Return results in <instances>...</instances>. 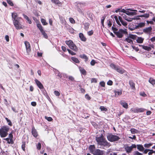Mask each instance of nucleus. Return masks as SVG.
Returning <instances> with one entry per match:
<instances>
[{
	"instance_id": "680f3d73",
	"label": "nucleus",
	"mask_w": 155,
	"mask_h": 155,
	"mask_svg": "<svg viewBox=\"0 0 155 155\" xmlns=\"http://www.w3.org/2000/svg\"><path fill=\"white\" fill-rule=\"evenodd\" d=\"M132 48L136 51H139V49L138 48V47H136L135 46H132Z\"/></svg>"
},
{
	"instance_id": "a878e982",
	"label": "nucleus",
	"mask_w": 155,
	"mask_h": 155,
	"mask_svg": "<svg viewBox=\"0 0 155 155\" xmlns=\"http://www.w3.org/2000/svg\"><path fill=\"white\" fill-rule=\"evenodd\" d=\"M80 57L82 59H84L86 61H87L88 59L87 57L85 54L80 55Z\"/></svg>"
},
{
	"instance_id": "de8ad7c7",
	"label": "nucleus",
	"mask_w": 155,
	"mask_h": 155,
	"mask_svg": "<svg viewBox=\"0 0 155 155\" xmlns=\"http://www.w3.org/2000/svg\"><path fill=\"white\" fill-rule=\"evenodd\" d=\"M7 2L10 6H12L14 5L13 3L11 0H7Z\"/></svg>"
},
{
	"instance_id": "e2e57ef3",
	"label": "nucleus",
	"mask_w": 155,
	"mask_h": 155,
	"mask_svg": "<svg viewBox=\"0 0 155 155\" xmlns=\"http://www.w3.org/2000/svg\"><path fill=\"white\" fill-rule=\"evenodd\" d=\"M135 19L134 18H128L127 19L125 18V20L128 21H131Z\"/></svg>"
},
{
	"instance_id": "a211bd4d",
	"label": "nucleus",
	"mask_w": 155,
	"mask_h": 155,
	"mask_svg": "<svg viewBox=\"0 0 155 155\" xmlns=\"http://www.w3.org/2000/svg\"><path fill=\"white\" fill-rule=\"evenodd\" d=\"M120 104L124 108L126 109L128 108V105L127 103L124 102L122 101H121L120 102Z\"/></svg>"
},
{
	"instance_id": "3c124183",
	"label": "nucleus",
	"mask_w": 155,
	"mask_h": 155,
	"mask_svg": "<svg viewBox=\"0 0 155 155\" xmlns=\"http://www.w3.org/2000/svg\"><path fill=\"white\" fill-rule=\"evenodd\" d=\"M100 84L102 87H105V83L104 81L100 82Z\"/></svg>"
},
{
	"instance_id": "58836bf2",
	"label": "nucleus",
	"mask_w": 155,
	"mask_h": 155,
	"mask_svg": "<svg viewBox=\"0 0 155 155\" xmlns=\"http://www.w3.org/2000/svg\"><path fill=\"white\" fill-rule=\"evenodd\" d=\"M25 142H23L22 144L21 145V148L22 150L24 151H25Z\"/></svg>"
},
{
	"instance_id": "49530a36",
	"label": "nucleus",
	"mask_w": 155,
	"mask_h": 155,
	"mask_svg": "<svg viewBox=\"0 0 155 155\" xmlns=\"http://www.w3.org/2000/svg\"><path fill=\"white\" fill-rule=\"evenodd\" d=\"M145 25V23L143 22H141L139 23L137 27H142Z\"/></svg>"
},
{
	"instance_id": "bb28decb",
	"label": "nucleus",
	"mask_w": 155,
	"mask_h": 155,
	"mask_svg": "<svg viewBox=\"0 0 155 155\" xmlns=\"http://www.w3.org/2000/svg\"><path fill=\"white\" fill-rule=\"evenodd\" d=\"M143 38L141 37H138L137 40V41L138 43H142L143 42Z\"/></svg>"
},
{
	"instance_id": "1a4fd4ad",
	"label": "nucleus",
	"mask_w": 155,
	"mask_h": 155,
	"mask_svg": "<svg viewBox=\"0 0 155 155\" xmlns=\"http://www.w3.org/2000/svg\"><path fill=\"white\" fill-rule=\"evenodd\" d=\"M13 21V24L17 29H22V25L20 23L18 20Z\"/></svg>"
},
{
	"instance_id": "f704fd0d",
	"label": "nucleus",
	"mask_w": 155,
	"mask_h": 155,
	"mask_svg": "<svg viewBox=\"0 0 155 155\" xmlns=\"http://www.w3.org/2000/svg\"><path fill=\"white\" fill-rule=\"evenodd\" d=\"M111 19H109L107 21V25L108 28H110L112 25V23L111 22Z\"/></svg>"
},
{
	"instance_id": "ddd939ff",
	"label": "nucleus",
	"mask_w": 155,
	"mask_h": 155,
	"mask_svg": "<svg viewBox=\"0 0 155 155\" xmlns=\"http://www.w3.org/2000/svg\"><path fill=\"white\" fill-rule=\"evenodd\" d=\"M35 81L38 87L41 89H43L44 88V87L42 84L41 82L37 79H35Z\"/></svg>"
},
{
	"instance_id": "6e6552de",
	"label": "nucleus",
	"mask_w": 155,
	"mask_h": 155,
	"mask_svg": "<svg viewBox=\"0 0 155 155\" xmlns=\"http://www.w3.org/2000/svg\"><path fill=\"white\" fill-rule=\"evenodd\" d=\"M136 147V145L135 144H132L131 146H129L128 145H127L124 146V148L125 151L127 153H130L133 150V148Z\"/></svg>"
},
{
	"instance_id": "0eeeda50",
	"label": "nucleus",
	"mask_w": 155,
	"mask_h": 155,
	"mask_svg": "<svg viewBox=\"0 0 155 155\" xmlns=\"http://www.w3.org/2000/svg\"><path fill=\"white\" fill-rule=\"evenodd\" d=\"M37 26L40 30L42 34L43 35L44 37L46 39H47L48 38V36L45 31H44L43 29V27L41 25V24L40 23H38L37 24Z\"/></svg>"
},
{
	"instance_id": "4be33fe9",
	"label": "nucleus",
	"mask_w": 155,
	"mask_h": 155,
	"mask_svg": "<svg viewBox=\"0 0 155 155\" xmlns=\"http://www.w3.org/2000/svg\"><path fill=\"white\" fill-rule=\"evenodd\" d=\"M129 83L131 87V88L135 90V84L133 82V81H130L129 82Z\"/></svg>"
},
{
	"instance_id": "cd10ccee",
	"label": "nucleus",
	"mask_w": 155,
	"mask_h": 155,
	"mask_svg": "<svg viewBox=\"0 0 155 155\" xmlns=\"http://www.w3.org/2000/svg\"><path fill=\"white\" fill-rule=\"evenodd\" d=\"M71 59H72L73 61L74 62L76 63H79L80 62V61H79L78 59L77 58L74 57H71Z\"/></svg>"
},
{
	"instance_id": "bf43d9fd",
	"label": "nucleus",
	"mask_w": 155,
	"mask_h": 155,
	"mask_svg": "<svg viewBox=\"0 0 155 155\" xmlns=\"http://www.w3.org/2000/svg\"><path fill=\"white\" fill-rule=\"evenodd\" d=\"M85 98L88 100H90L91 99V97L87 94H86L85 95Z\"/></svg>"
},
{
	"instance_id": "2eb2a0df",
	"label": "nucleus",
	"mask_w": 155,
	"mask_h": 155,
	"mask_svg": "<svg viewBox=\"0 0 155 155\" xmlns=\"http://www.w3.org/2000/svg\"><path fill=\"white\" fill-rule=\"evenodd\" d=\"M152 28L150 27L143 29V31L145 33H150L152 31Z\"/></svg>"
},
{
	"instance_id": "ea45409f",
	"label": "nucleus",
	"mask_w": 155,
	"mask_h": 155,
	"mask_svg": "<svg viewBox=\"0 0 155 155\" xmlns=\"http://www.w3.org/2000/svg\"><path fill=\"white\" fill-rule=\"evenodd\" d=\"M45 118L48 121H51L53 119L51 117H48L46 116L45 117Z\"/></svg>"
},
{
	"instance_id": "423d86ee",
	"label": "nucleus",
	"mask_w": 155,
	"mask_h": 155,
	"mask_svg": "<svg viewBox=\"0 0 155 155\" xmlns=\"http://www.w3.org/2000/svg\"><path fill=\"white\" fill-rule=\"evenodd\" d=\"M110 66L111 68L116 70L117 72L121 74H123L126 72L125 70L120 68L119 66H116L113 63L111 64H110Z\"/></svg>"
},
{
	"instance_id": "72a5a7b5",
	"label": "nucleus",
	"mask_w": 155,
	"mask_h": 155,
	"mask_svg": "<svg viewBox=\"0 0 155 155\" xmlns=\"http://www.w3.org/2000/svg\"><path fill=\"white\" fill-rule=\"evenodd\" d=\"M80 71L81 73L84 75H86V72L84 68H81Z\"/></svg>"
},
{
	"instance_id": "f03ea898",
	"label": "nucleus",
	"mask_w": 155,
	"mask_h": 155,
	"mask_svg": "<svg viewBox=\"0 0 155 155\" xmlns=\"http://www.w3.org/2000/svg\"><path fill=\"white\" fill-rule=\"evenodd\" d=\"M113 32L114 34L117 36V37L119 38H122L124 35H127V32L126 29H120L118 31V29L115 28H113Z\"/></svg>"
},
{
	"instance_id": "7ed1b4c3",
	"label": "nucleus",
	"mask_w": 155,
	"mask_h": 155,
	"mask_svg": "<svg viewBox=\"0 0 155 155\" xmlns=\"http://www.w3.org/2000/svg\"><path fill=\"white\" fill-rule=\"evenodd\" d=\"M9 130V128L7 126H2L0 129V136L3 138L6 137L8 135V132Z\"/></svg>"
},
{
	"instance_id": "aec40b11",
	"label": "nucleus",
	"mask_w": 155,
	"mask_h": 155,
	"mask_svg": "<svg viewBox=\"0 0 155 155\" xmlns=\"http://www.w3.org/2000/svg\"><path fill=\"white\" fill-rule=\"evenodd\" d=\"M114 93L115 94V97H117L118 96H120L122 94V91L120 90V91H118L116 90L114 91Z\"/></svg>"
},
{
	"instance_id": "2f4dec72",
	"label": "nucleus",
	"mask_w": 155,
	"mask_h": 155,
	"mask_svg": "<svg viewBox=\"0 0 155 155\" xmlns=\"http://www.w3.org/2000/svg\"><path fill=\"white\" fill-rule=\"evenodd\" d=\"M143 49L148 51H150L151 50V48L150 47L146 46H143Z\"/></svg>"
},
{
	"instance_id": "0e129e2a",
	"label": "nucleus",
	"mask_w": 155,
	"mask_h": 155,
	"mask_svg": "<svg viewBox=\"0 0 155 155\" xmlns=\"http://www.w3.org/2000/svg\"><path fill=\"white\" fill-rule=\"evenodd\" d=\"M13 139H10L9 142H8V144H13L14 143V141L13 140Z\"/></svg>"
},
{
	"instance_id": "8fccbe9b",
	"label": "nucleus",
	"mask_w": 155,
	"mask_h": 155,
	"mask_svg": "<svg viewBox=\"0 0 155 155\" xmlns=\"http://www.w3.org/2000/svg\"><path fill=\"white\" fill-rule=\"evenodd\" d=\"M91 83H96L97 82V79L95 78H92L91 80Z\"/></svg>"
},
{
	"instance_id": "393cba45",
	"label": "nucleus",
	"mask_w": 155,
	"mask_h": 155,
	"mask_svg": "<svg viewBox=\"0 0 155 155\" xmlns=\"http://www.w3.org/2000/svg\"><path fill=\"white\" fill-rule=\"evenodd\" d=\"M90 25V24L89 23H85L84 24V29L87 31L89 28Z\"/></svg>"
},
{
	"instance_id": "c756f323",
	"label": "nucleus",
	"mask_w": 155,
	"mask_h": 155,
	"mask_svg": "<svg viewBox=\"0 0 155 155\" xmlns=\"http://www.w3.org/2000/svg\"><path fill=\"white\" fill-rule=\"evenodd\" d=\"M130 131L131 133L132 134H137L138 132V131L137 130L134 128L131 129Z\"/></svg>"
},
{
	"instance_id": "a19ab883",
	"label": "nucleus",
	"mask_w": 155,
	"mask_h": 155,
	"mask_svg": "<svg viewBox=\"0 0 155 155\" xmlns=\"http://www.w3.org/2000/svg\"><path fill=\"white\" fill-rule=\"evenodd\" d=\"M67 50L68 51L69 53L72 55H75L76 54V53L68 49H67Z\"/></svg>"
},
{
	"instance_id": "e433bc0d",
	"label": "nucleus",
	"mask_w": 155,
	"mask_h": 155,
	"mask_svg": "<svg viewBox=\"0 0 155 155\" xmlns=\"http://www.w3.org/2000/svg\"><path fill=\"white\" fill-rule=\"evenodd\" d=\"M51 1L53 3H54L56 5H58L61 3L59 0H51Z\"/></svg>"
},
{
	"instance_id": "c03bdc74",
	"label": "nucleus",
	"mask_w": 155,
	"mask_h": 155,
	"mask_svg": "<svg viewBox=\"0 0 155 155\" xmlns=\"http://www.w3.org/2000/svg\"><path fill=\"white\" fill-rule=\"evenodd\" d=\"M153 144L151 143H146L144 145V147L147 148H149L150 146H152Z\"/></svg>"
},
{
	"instance_id": "79ce46f5",
	"label": "nucleus",
	"mask_w": 155,
	"mask_h": 155,
	"mask_svg": "<svg viewBox=\"0 0 155 155\" xmlns=\"http://www.w3.org/2000/svg\"><path fill=\"white\" fill-rule=\"evenodd\" d=\"M149 15L148 14H145L143 15H140L139 16L140 17H144L146 18H147L149 17Z\"/></svg>"
},
{
	"instance_id": "4468645a",
	"label": "nucleus",
	"mask_w": 155,
	"mask_h": 155,
	"mask_svg": "<svg viewBox=\"0 0 155 155\" xmlns=\"http://www.w3.org/2000/svg\"><path fill=\"white\" fill-rule=\"evenodd\" d=\"M31 133L33 136L35 137L36 138L38 136V132L34 127H32Z\"/></svg>"
},
{
	"instance_id": "c85d7f7f",
	"label": "nucleus",
	"mask_w": 155,
	"mask_h": 155,
	"mask_svg": "<svg viewBox=\"0 0 155 155\" xmlns=\"http://www.w3.org/2000/svg\"><path fill=\"white\" fill-rule=\"evenodd\" d=\"M94 148H95V146H94V145H90L89 147V149H90L91 151L92 154H93V151H94V150H95V149H94Z\"/></svg>"
},
{
	"instance_id": "6ab92c4d",
	"label": "nucleus",
	"mask_w": 155,
	"mask_h": 155,
	"mask_svg": "<svg viewBox=\"0 0 155 155\" xmlns=\"http://www.w3.org/2000/svg\"><path fill=\"white\" fill-rule=\"evenodd\" d=\"M12 17L13 19V21L15 20H18V18H17L18 14L16 13H12Z\"/></svg>"
},
{
	"instance_id": "f257e3e1",
	"label": "nucleus",
	"mask_w": 155,
	"mask_h": 155,
	"mask_svg": "<svg viewBox=\"0 0 155 155\" xmlns=\"http://www.w3.org/2000/svg\"><path fill=\"white\" fill-rule=\"evenodd\" d=\"M95 140L99 148L104 149L105 147L108 148L111 146L110 143L107 141L102 134L99 136L97 135L95 138Z\"/></svg>"
},
{
	"instance_id": "39448f33",
	"label": "nucleus",
	"mask_w": 155,
	"mask_h": 155,
	"mask_svg": "<svg viewBox=\"0 0 155 155\" xmlns=\"http://www.w3.org/2000/svg\"><path fill=\"white\" fill-rule=\"evenodd\" d=\"M107 137L108 140L111 142L118 141L120 139L119 137L111 134L107 135Z\"/></svg>"
},
{
	"instance_id": "603ef678",
	"label": "nucleus",
	"mask_w": 155,
	"mask_h": 155,
	"mask_svg": "<svg viewBox=\"0 0 155 155\" xmlns=\"http://www.w3.org/2000/svg\"><path fill=\"white\" fill-rule=\"evenodd\" d=\"M69 21L72 24L75 23V21L74 19L72 18H69Z\"/></svg>"
},
{
	"instance_id": "5701e85b",
	"label": "nucleus",
	"mask_w": 155,
	"mask_h": 155,
	"mask_svg": "<svg viewBox=\"0 0 155 155\" xmlns=\"http://www.w3.org/2000/svg\"><path fill=\"white\" fill-rule=\"evenodd\" d=\"M149 82L153 86H155V80L152 78H150L149 80Z\"/></svg>"
},
{
	"instance_id": "13d9d810",
	"label": "nucleus",
	"mask_w": 155,
	"mask_h": 155,
	"mask_svg": "<svg viewBox=\"0 0 155 155\" xmlns=\"http://www.w3.org/2000/svg\"><path fill=\"white\" fill-rule=\"evenodd\" d=\"M96 63L95 61L94 60H92L91 62V64L92 66H94V65Z\"/></svg>"
},
{
	"instance_id": "052dcab7",
	"label": "nucleus",
	"mask_w": 155,
	"mask_h": 155,
	"mask_svg": "<svg viewBox=\"0 0 155 155\" xmlns=\"http://www.w3.org/2000/svg\"><path fill=\"white\" fill-rule=\"evenodd\" d=\"M125 13L128 15H134V13L133 12H126V13Z\"/></svg>"
},
{
	"instance_id": "338daca9",
	"label": "nucleus",
	"mask_w": 155,
	"mask_h": 155,
	"mask_svg": "<svg viewBox=\"0 0 155 155\" xmlns=\"http://www.w3.org/2000/svg\"><path fill=\"white\" fill-rule=\"evenodd\" d=\"M149 151V152L148 153V155H150L154 153V150H150Z\"/></svg>"
},
{
	"instance_id": "774afa93",
	"label": "nucleus",
	"mask_w": 155,
	"mask_h": 155,
	"mask_svg": "<svg viewBox=\"0 0 155 155\" xmlns=\"http://www.w3.org/2000/svg\"><path fill=\"white\" fill-rule=\"evenodd\" d=\"M121 22L122 25L125 26L127 25V23L125 21H123L122 22Z\"/></svg>"
},
{
	"instance_id": "20e7f679",
	"label": "nucleus",
	"mask_w": 155,
	"mask_h": 155,
	"mask_svg": "<svg viewBox=\"0 0 155 155\" xmlns=\"http://www.w3.org/2000/svg\"><path fill=\"white\" fill-rule=\"evenodd\" d=\"M65 43L69 46V47L71 49L75 51H78V48L77 46L74 43L72 40H69V41H66Z\"/></svg>"
},
{
	"instance_id": "f8f14e48",
	"label": "nucleus",
	"mask_w": 155,
	"mask_h": 155,
	"mask_svg": "<svg viewBox=\"0 0 155 155\" xmlns=\"http://www.w3.org/2000/svg\"><path fill=\"white\" fill-rule=\"evenodd\" d=\"M25 45L27 51L28 53L30 52L31 51V46L29 43L28 41H25Z\"/></svg>"
},
{
	"instance_id": "864d4df0",
	"label": "nucleus",
	"mask_w": 155,
	"mask_h": 155,
	"mask_svg": "<svg viewBox=\"0 0 155 155\" xmlns=\"http://www.w3.org/2000/svg\"><path fill=\"white\" fill-rule=\"evenodd\" d=\"M105 17H104V16L103 17H102L103 18L101 20V23L102 25L103 26H104V20L105 18Z\"/></svg>"
},
{
	"instance_id": "473e14b6",
	"label": "nucleus",
	"mask_w": 155,
	"mask_h": 155,
	"mask_svg": "<svg viewBox=\"0 0 155 155\" xmlns=\"http://www.w3.org/2000/svg\"><path fill=\"white\" fill-rule=\"evenodd\" d=\"M41 22L44 25H48V23L46 22V20L43 18L41 19Z\"/></svg>"
},
{
	"instance_id": "4d7b16f0",
	"label": "nucleus",
	"mask_w": 155,
	"mask_h": 155,
	"mask_svg": "<svg viewBox=\"0 0 155 155\" xmlns=\"http://www.w3.org/2000/svg\"><path fill=\"white\" fill-rule=\"evenodd\" d=\"M134 155H143L142 154L140 153L137 151L135 152L134 153Z\"/></svg>"
},
{
	"instance_id": "9b49d317",
	"label": "nucleus",
	"mask_w": 155,
	"mask_h": 155,
	"mask_svg": "<svg viewBox=\"0 0 155 155\" xmlns=\"http://www.w3.org/2000/svg\"><path fill=\"white\" fill-rule=\"evenodd\" d=\"M104 150H101L98 149L94 150V151H93V154L94 155H104Z\"/></svg>"
},
{
	"instance_id": "b1692460",
	"label": "nucleus",
	"mask_w": 155,
	"mask_h": 155,
	"mask_svg": "<svg viewBox=\"0 0 155 155\" xmlns=\"http://www.w3.org/2000/svg\"><path fill=\"white\" fill-rule=\"evenodd\" d=\"M23 15L24 18L28 22L29 24H31L32 23V22L31 21V20L26 15L24 14H23Z\"/></svg>"
},
{
	"instance_id": "412c9836",
	"label": "nucleus",
	"mask_w": 155,
	"mask_h": 155,
	"mask_svg": "<svg viewBox=\"0 0 155 155\" xmlns=\"http://www.w3.org/2000/svg\"><path fill=\"white\" fill-rule=\"evenodd\" d=\"M124 41L125 42H127L128 43L133 44V41L131 39L128 38V37L127 38H126L124 40Z\"/></svg>"
},
{
	"instance_id": "09e8293b",
	"label": "nucleus",
	"mask_w": 155,
	"mask_h": 155,
	"mask_svg": "<svg viewBox=\"0 0 155 155\" xmlns=\"http://www.w3.org/2000/svg\"><path fill=\"white\" fill-rule=\"evenodd\" d=\"M54 94L57 96H59L60 95V93L58 91H54Z\"/></svg>"
},
{
	"instance_id": "4c0bfd02",
	"label": "nucleus",
	"mask_w": 155,
	"mask_h": 155,
	"mask_svg": "<svg viewBox=\"0 0 155 155\" xmlns=\"http://www.w3.org/2000/svg\"><path fill=\"white\" fill-rule=\"evenodd\" d=\"M68 81L73 82L75 81L74 78L72 76H69L68 78Z\"/></svg>"
},
{
	"instance_id": "a18cd8bd",
	"label": "nucleus",
	"mask_w": 155,
	"mask_h": 155,
	"mask_svg": "<svg viewBox=\"0 0 155 155\" xmlns=\"http://www.w3.org/2000/svg\"><path fill=\"white\" fill-rule=\"evenodd\" d=\"M36 147L37 149L38 150H40L41 149V145L40 143L39 142L38 143V144L36 145Z\"/></svg>"
},
{
	"instance_id": "f3484780",
	"label": "nucleus",
	"mask_w": 155,
	"mask_h": 155,
	"mask_svg": "<svg viewBox=\"0 0 155 155\" xmlns=\"http://www.w3.org/2000/svg\"><path fill=\"white\" fill-rule=\"evenodd\" d=\"M136 147H137V149L140 151H143L144 150V148L141 144H137Z\"/></svg>"
},
{
	"instance_id": "37998d69",
	"label": "nucleus",
	"mask_w": 155,
	"mask_h": 155,
	"mask_svg": "<svg viewBox=\"0 0 155 155\" xmlns=\"http://www.w3.org/2000/svg\"><path fill=\"white\" fill-rule=\"evenodd\" d=\"M100 109L101 111H107V108L105 107L104 106H101L100 107Z\"/></svg>"
},
{
	"instance_id": "9d476101",
	"label": "nucleus",
	"mask_w": 155,
	"mask_h": 155,
	"mask_svg": "<svg viewBox=\"0 0 155 155\" xmlns=\"http://www.w3.org/2000/svg\"><path fill=\"white\" fill-rule=\"evenodd\" d=\"M145 110L143 108H138V107L135 108H131V111L134 113L143 112L145 111Z\"/></svg>"
},
{
	"instance_id": "69168bd1",
	"label": "nucleus",
	"mask_w": 155,
	"mask_h": 155,
	"mask_svg": "<svg viewBox=\"0 0 155 155\" xmlns=\"http://www.w3.org/2000/svg\"><path fill=\"white\" fill-rule=\"evenodd\" d=\"M13 133L12 132L10 134H9V138L10 139H13Z\"/></svg>"
},
{
	"instance_id": "c9c22d12",
	"label": "nucleus",
	"mask_w": 155,
	"mask_h": 155,
	"mask_svg": "<svg viewBox=\"0 0 155 155\" xmlns=\"http://www.w3.org/2000/svg\"><path fill=\"white\" fill-rule=\"evenodd\" d=\"M5 119L6 120L7 122L8 123V125L11 127L12 126V123L10 120L8 119L7 117H5Z\"/></svg>"
},
{
	"instance_id": "dca6fc26",
	"label": "nucleus",
	"mask_w": 155,
	"mask_h": 155,
	"mask_svg": "<svg viewBox=\"0 0 155 155\" xmlns=\"http://www.w3.org/2000/svg\"><path fill=\"white\" fill-rule=\"evenodd\" d=\"M79 37L81 40L83 41H86L87 40L86 38L85 37L84 34L82 33H80L79 34Z\"/></svg>"
},
{
	"instance_id": "5fc2aeb1",
	"label": "nucleus",
	"mask_w": 155,
	"mask_h": 155,
	"mask_svg": "<svg viewBox=\"0 0 155 155\" xmlns=\"http://www.w3.org/2000/svg\"><path fill=\"white\" fill-rule=\"evenodd\" d=\"M107 84L109 85H112L113 84V82L110 80H109L107 83Z\"/></svg>"
},
{
	"instance_id": "7c9ffc66",
	"label": "nucleus",
	"mask_w": 155,
	"mask_h": 155,
	"mask_svg": "<svg viewBox=\"0 0 155 155\" xmlns=\"http://www.w3.org/2000/svg\"><path fill=\"white\" fill-rule=\"evenodd\" d=\"M136 36H137L135 35H134L131 34H130L129 35V36H128V37L130 38V39H132L133 40H134L136 39Z\"/></svg>"
},
{
	"instance_id": "6e6d98bb",
	"label": "nucleus",
	"mask_w": 155,
	"mask_h": 155,
	"mask_svg": "<svg viewBox=\"0 0 155 155\" xmlns=\"http://www.w3.org/2000/svg\"><path fill=\"white\" fill-rule=\"evenodd\" d=\"M93 31L92 30H91L87 32V34L89 36H91L93 34Z\"/></svg>"
}]
</instances>
